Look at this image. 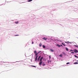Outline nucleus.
<instances>
[{"mask_svg": "<svg viewBox=\"0 0 78 78\" xmlns=\"http://www.w3.org/2000/svg\"><path fill=\"white\" fill-rule=\"evenodd\" d=\"M43 39H44V40H47V38L44 37V38H43Z\"/></svg>", "mask_w": 78, "mask_h": 78, "instance_id": "9", "label": "nucleus"}, {"mask_svg": "<svg viewBox=\"0 0 78 78\" xmlns=\"http://www.w3.org/2000/svg\"><path fill=\"white\" fill-rule=\"evenodd\" d=\"M43 48H45V46L44 45H43Z\"/></svg>", "mask_w": 78, "mask_h": 78, "instance_id": "12", "label": "nucleus"}, {"mask_svg": "<svg viewBox=\"0 0 78 78\" xmlns=\"http://www.w3.org/2000/svg\"><path fill=\"white\" fill-rule=\"evenodd\" d=\"M50 50L52 51V52H53V51H53V50H52V49H51Z\"/></svg>", "mask_w": 78, "mask_h": 78, "instance_id": "17", "label": "nucleus"}, {"mask_svg": "<svg viewBox=\"0 0 78 78\" xmlns=\"http://www.w3.org/2000/svg\"><path fill=\"white\" fill-rule=\"evenodd\" d=\"M19 36V35L17 34V35H15V36Z\"/></svg>", "mask_w": 78, "mask_h": 78, "instance_id": "25", "label": "nucleus"}, {"mask_svg": "<svg viewBox=\"0 0 78 78\" xmlns=\"http://www.w3.org/2000/svg\"><path fill=\"white\" fill-rule=\"evenodd\" d=\"M71 53H74V52H71Z\"/></svg>", "mask_w": 78, "mask_h": 78, "instance_id": "31", "label": "nucleus"}, {"mask_svg": "<svg viewBox=\"0 0 78 78\" xmlns=\"http://www.w3.org/2000/svg\"><path fill=\"white\" fill-rule=\"evenodd\" d=\"M70 64V63H69V62H67V63H66V64Z\"/></svg>", "mask_w": 78, "mask_h": 78, "instance_id": "23", "label": "nucleus"}, {"mask_svg": "<svg viewBox=\"0 0 78 78\" xmlns=\"http://www.w3.org/2000/svg\"><path fill=\"white\" fill-rule=\"evenodd\" d=\"M35 54V56H37V55H38V54H39L38 53H36V54Z\"/></svg>", "mask_w": 78, "mask_h": 78, "instance_id": "18", "label": "nucleus"}, {"mask_svg": "<svg viewBox=\"0 0 78 78\" xmlns=\"http://www.w3.org/2000/svg\"><path fill=\"white\" fill-rule=\"evenodd\" d=\"M15 23L16 24H18V23H19V21L15 22Z\"/></svg>", "mask_w": 78, "mask_h": 78, "instance_id": "6", "label": "nucleus"}, {"mask_svg": "<svg viewBox=\"0 0 78 78\" xmlns=\"http://www.w3.org/2000/svg\"><path fill=\"white\" fill-rule=\"evenodd\" d=\"M74 56L75 57V58H78V57L76 55H74Z\"/></svg>", "mask_w": 78, "mask_h": 78, "instance_id": "16", "label": "nucleus"}, {"mask_svg": "<svg viewBox=\"0 0 78 78\" xmlns=\"http://www.w3.org/2000/svg\"><path fill=\"white\" fill-rule=\"evenodd\" d=\"M76 61H77V62H78V60Z\"/></svg>", "mask_w": 78, "mask_h": 78, "instance_id": "35", "label": "nucleus"}, {"mask_svg": "<svg viewBox=\"0 0 78 78\" xmlns=\"http://www.w3.org/2000/svg\"><path fill=\"white\" fill-rule=\"evenodd\" d=\"M62 53L63 54V55H66V53H65V52H62Z\"/></svg>", "mask_w": 78, "mask_h": 78, "instance_id": "15", "label": "nucleus"}, {"mask_svg": "<svg viewBox=\"0 0 78 78\" xmlns=\"http://www.w3.org/2000/svg\"><path fill=\"white\" fill-rule=\"evenodd\" d=\"M41 51H39V52H38V53H41Z\"/></svg>", "mask_w": 78, "mask_h": 78, "instance_id": "24", "label": "nucleus"}, {"mask_svg": "<svg viewBox=\"0 0 78 78\" xmlns=\"http://www.w3.org/2000/svg\"><path fill=\"white\" fill-rule=\"evenodd\" d=\"M73 51V50H70V51Z\"/></svg>", "mask_w": 78, "mask_h": 78, "instance_id": "33", "label": "nucleus"}, {"mask_svg": "<svg viewBox=\"0 0 78 78\" xmlns=\"http://www.w3.org/2000/svg\"><path fill=\"white\" fill-rule=\"evenodd\" d=\"M37 53V52H36V51H34V53L35 54H36Z\"/></svg>", "mask_w": 78, "mask_h": 78, "instance_id": "19", "label": "nucleus"}, {"mask_svg": "<svg viewBox=\"0 0 78 78\" xmlns=\"http://www.w3.org/2000/svg\"><path fill=\"white\" fill-rule=\"evenodd\" d=\"M73 51H74V53H78V50H77L76 49H74Z\"/></svg>", "mask_w": 78, "mask_h": 78, "instance_id": "2", "label": "nucleus"}, {"mask_svg": "<svg viewBox=\"0 0 78 78\" xmlns=\"http://www.w3.org/2000/svg\"><path fill=\"white\" fill-rule=\"evenodd\" d=\"M74 46H75V47H77V48H78V46H76V45H74Z\"/></svg>", "mask_w": 78, "mask_h": 78, "instance_id": "20", "label": "nucleus"}, {"mask_svg": "<svg viewBox=\"0 0 78 78\" xmlns=\"http://www.w3.org/2000/svg\"><path fill=\"white\" fill-rule=\"evenodd\" d=\"M65 43H66L67 44H69V43L67 42H65Z\"/></svg>", "mask_w": 78, "mask_h": 78, "instance_id": "30", "label": "nucleus"}, {"mask_svg": "<svg viewBox=\"0 0 78 78\" xmlns=\"http://www.w3.org/2000/svg\"><path fill=\"white\" fill-rule=\"evenodd\" d=\"M59 56H60V57H62V54H61L59 55Z\"/></svg>", "mask_w": 78, "mask_h": 78, "instance_id": "13", "label": "nucleus"}, {"mask_svg": "<svg viewBox=\"0 0 78 78\" xmlns=\"http://www.w3.org/2000/svg\"><path fill=\"white\" fill-rule=\"evenodd\" d=\"M49 58H50H50H51V56H49Z\"/></svg>", "mask_w": 78, "mask_h": 78, "instance_id": "28", "label": "nucleus"}, {"mask_svg": "<svg viewBox=\"0 0 78 78\" xmlns=\"http://www.w3.org/2000/svg\"><path fill=\"white\" fill-rule=\"evenodd\" d=\"M39 58H38V60L39 61Z\"/></svg>", "mask_w": 78, "mask_h": 78, "instance_id": "29", "label": "nucleus"}, {"mask_svg": "<svg viewBox=\"0 0 78 78\" xmlns=\"http://www.w3.org/2000/svg\"><path fill=\"white\" fill-rule=\"evenodd\" d=\"M45 66V64H43V66Z\"/></svg>", "mask_w": 78, "mask_h": 78, "instance_id": "22", "label": "nucleus"}, {"mask_svg": "<svg viewBox=\"0 0 78 78\" xmlns=\"http://www.w3.org/2000/svg\"><path fill=\"white\" fill-rule=\"evenodd\" d=\"M78 62H75L74 63V64H78Z\"/></svg>", "mask_w": 78, "mask_h": 78, "instance_id": "8", "label": "nucleus"}, {"mask_svg": "<svg viewBox=\"0 0 78 78\" xmlns=\"http://www.w3.org/2000/svg\"><path fill=\"white\" fill-rule=\"evenodd\" d=\"M69 42V43H71V42Z\"/></svg>", "mask_w": 78, "mask_h": 78, "instance_id": "34", "label": "nucleus"}, {"mask_svg": "<svg viewBox=\"0 0 78 78\" xmlns=\"http://www.w3.org/2000/svg\"><path fill=\"white\" fill-rule=\"evenodd\" d=\"M62 45H63L64 46H66V45H65V44L63 43H62Z\"/></svg>", "mask_w": 78, "mask_h": 78, "instance_id": "11", "label": "nucleus"}, {"mask_svg": "<svg viewBox=\"0 0 78 78\" xmlns=\"http://www.w3.org/2000/svg\"><path fill=\"white\" fill-rule=\"evenodd\" d=\"M60 46H62V44H61Z\"/></svg>", "mask_w": 78, "mask_h": 78, "instance_id": "32", "label": "nucleus"}, {"mask_svg": "<svg viewBox=\"0 0 78 78\" xmlns=\"http://www.w3.org/2000/svg\"><path fill=\"white\" fill-rule=\"evenodd\" d=\"M40 62L39 64L40 66H41V64H42V60H40Z\"/></svg>", "mask_w": 78, "mask_h": 78, "instance_id": "1", "label": "nucleus"}, {"mask_svg": "<svg viewBox=\"0 0 78 78\" xmlns=\"http://www.w3.org/2000/svg\"><path fill=\"white\" fill-rule=\"evenodd\" d=\"M43 58V56L41 57V58L40 59V61H42V58Z\"/></svg>", "mask_w": 78, "mask_h": 78, "instance_id": "4", "label": "nucleus"}, {"mask_svg": "<svg viewBox=\"0 0 78 78\" xmlns=\"http://www.w3.org/2000/svg\"><path fill=\"white\" fill-rule=\"evenodd\" d=\"M39 47H42V43H40L39 44Z\"/></svg>", "mask_w": 78, "mask_h": 78, "instance_id": "5", "label": "nucleus"}, {"mask_svg": "<svg viewBox=\"0 0 78 78\" xmlns=\"http://www.w3.org/2000/svg\"><path fill=\"white\" fill-rule=\"evenodd\" d=\"M66 50L67 51H69V49H68V48H66Z\"/></svg>", "mask_w": 78, "mask_h": 78, "instance_id": "14", "label": "nucleus"}, {"mask_svg": "<svg viewBox=\"0 0 78 78\" xmlns=\"http://www.w3.org/2000/svg\"><path fill=\"white\" fill-rule=\"evenodd\" d=\"M37 57H38V56H36V58H35V61H37Z\"/></svg>", "mask_w": 78, "mask_h": 78, "instance_id": "3", "label": "nucleus"}, {"mask_svg": "<svg viewBox=\"0 0 78 78\" xmlns=\"http://www.w3.org/2000/svg\"><path fill=\"white\" fill-rule=\"evenodd\" d=\"M32 67H36V66H32Z\"/></svg>", "mask_w": 78, "mask_h": 78, "instance_id": "21", "label": "nucleus"}, {"mask_svg": "<svg viewBox=\"0 0 78 78\" xmlns=\"http://www.w3.org/2000/svg\"><path fill=\"white\" fill-rule=\"evenodd\" d=\"M41 57V56H40L39 57H38V58H40Z\"/></svg>", "mask_w": 78, "mask_h": 78, "instance_id": "26", "label": "nucleus"}, {"mask_svg": "<svg viewBox=\"0 0 78 78\" xmlns=\"http://www.w3.org/2000/svg\"><path fill=\"white\" fill-rule=\"evenodd\" d=\"M57 46H58V47H61V45L58 44H57Z\"/></svg>", "mask_w": 78, "mask_h": 78, "instance_id": "7", "label": "nucleus"}, {"mask_svg": "<svg viewBox=\"0 0 78 78\" xmlns=\"http://www.w3.org/2000/svg\"><path fill=\"white\" fill-rule=\"evenodd\" d=\"M31 1H33V0H29L27 2H31Z\"/></svg>", "mask_w": 78, "mask_h": 78, "instance_id": "10", "label": "nucleus"}, {"mask_svg": "<svg viewBox=\"0 0 78 78\" xmlns=\"http://www.w3.org/2000/svg\"><path fill=\"white\" fill-rule=\"evenodd\" d=\"M32 44H34V42H33V41L32 43Z\"/></svg>", "mask_w": 78, "mask_h": 78, "instance_id": "27", "label": "nucleus"}]
</instances>
